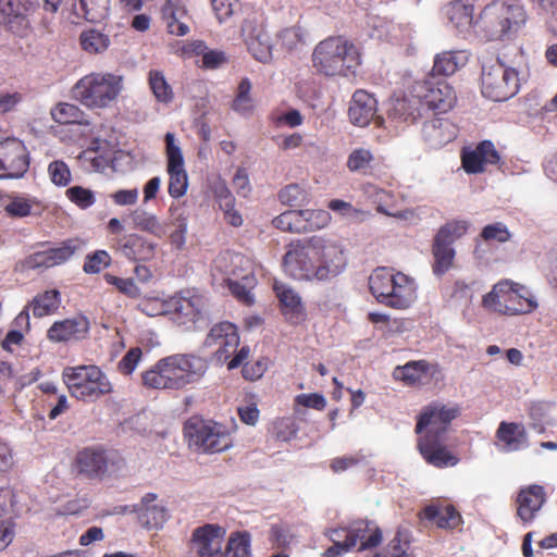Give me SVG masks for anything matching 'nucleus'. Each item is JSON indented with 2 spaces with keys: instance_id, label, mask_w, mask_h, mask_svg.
Masks as SVG:
<instances>
[{
  "instance_id": "nucleus-64",
  "label": "nucleus",
  "mask_w": 557,
  "mask_h": 557,
  "mask_svg": "<svg viewBox=\"0 0 557 557\" xmlns=\"http://www.w3.org/2000/svg\"><path fill=\"white\" fill-rule=\"evenodd\" d=\"M166 166H184V157L178 141L173 133L165 134Z\"/></svg>"
},
{
  "instance_id": "nucleus-17",
  "label": "nucleus",
  "mask_w": 557,
  "mask_h": 557,
  "mask_svg": "<svg viewBox=\"0 0 557 557\" xmlns=\"http://www.w3.org/2000/svg\"><path fill=\"white\" fill-rule=\"evenodd\" d=\"M242 37L251 57L263 64L273 60V40L262 21L245 20L242 26Z\"/></svg>"
},
{
  "instance_id": "nucleus-61",
  "label": "nucleus",
  "mask_w": 557,
  "mask_h": 557,
  "mask_svg": "<svg viewBox=\"0 0 557 557\" xmlns=\"http://www.w3.org/2000/svg\"><path fill=\"white\" fill-rule=\"evenodd\" d=\"M329 209L351 221H359L369 215L367 212L355 208L350 202L341 199L331 200L329 202Z\"/></svg>"
},
{
  "instance_id": "nucleus-54",
  "label": "nucleus",
  "mask_w": 557,
  "mask_h": 557,
  "mask_svg": "<svg viewBox=\"0 0 557 557\" xmlns=\"http://www.w3.org/2000/svg\"><path fill=\"white\" fill-rule=\"evenodd\" d=\"M171 297L161 299L158 297H148L140 300L137 305L139 311L148 317H158L162 314H170L172 306L170 305Z\"/></svg>"
},
{
  "instance_id": "nucleus-12",
  "label": "nucleus",
  "mask_w": 557,
  "mask_h": 557,
  "mask_svg": "<svg viewBox=\"0 0 557 557\" xmlns=\"http://www.w3.org/2000/svg\"><path fill=\"white\" fill-rule=\"evenodd\" d=\"M520 88L519 73L515 67L495 60L482 69V94L493 101H506Z\"/></svg>"
},
{
  "instance_id": "nucleus-8",
  "label": "nucleus",
  "mask_w": 557,
  "mask_h": 557,
  "mask_svg": "<svg viewBox=\"0 0 557 557\" xmlns=\"http://www.w3.org/2000/svg\"><path fill=\"white\" fill-rule=\"evenodd\" d=\"M62 380L71 396L83 401H96L113 392L108 375L94 364L66 367Z\"/></svg>"
},
{
  "instance_id": "nucleus-23",
  "label": "nucleus",
  "mask_w": 557,
  "mask_h": 557,
  "mask_svg": "<svg viewBox=\"0 0 557 557\" xmlns=\"http://www.w3.org/2000/svg\"><path fill=\"white\" fill-rule=\"evenodd\" d=\"M182 388L198 383L207 373L209 362L196 354H173Z\"/></svg>"
},
{
  "instance_id": "nucleus-58",
  "label": "nucleus",
  "mask_w": 557,
  "mask_h": 557,
  "mask_svg": "<svg viewBox=\"0 0 557 557\" xmlns=\"http://www.w3.org/2000/svg\"><path fill=\"white\" fill-rule=\"evenodd\" d=\"M65 195L70 201L81 209H88L96 202L95 193L83 186H72L66 189Z\"/></svg>"
},
{
  "instance_id": "nucleus-2",
  "label": "nucleus",
  "mask_w": 557,
  "mask_h": 557,
  "mask_svg": "<svg viewBox=\"0 0 557 557\" xmlns=\"http://www.w3.org/2000/svg\"><path fill=\"white\" fill-rule=\"evenodd\" d=\"M458 413L457 407L438 403L429 405L420 413L416 425V432L420 434L418 449L429 465L444 468L459 462L458 457L450 454L445 446V435Z\"/></svg>"
},
{
  "instance_id": "nucleus-5",
  "label": "nucleus",
  "mask_w": 557,
  "mask_h": 557,
  "mask_svg": "<svg viewBox=\"0 0 557 557\" xmlns=\"http://www.w3.org/2000/svg\"><path fill=\"white\" fill-rule=\"evenodd\" d=\"M361 64L357 46L343 36H332L320 41L312 52V65L325 76L354 75Z\"/></svg>"
},
{
  "instance_id": "nucleus-49",
  "label": "nucleus",
  "mask_w": 557,
  "mask_h": 557,
  "mask_svg": "<svg viewBox=\"0 0 557 557\" xmlns=\"http://www.w3.org/2000/svg\"><path fill=\"white\" fill-rule=\"evenodd\" d=\"M169 174V195L173 198L183 197L188 188V175L184 166H166Z\"/></svg>"
},
{
  "instance_id": "nucleus-15",
  "label": "nucleus",
  "mask_w": 557,
  "mask_h": 557,
  "mask_svg": "<svg viewBox=\"0 0 557 557\" xmlns=\"http://www.w3.org/2000/svg\"><path fill=\"white\" fill-rule=\"evenodd\" d=\"M404 87V90L395 92L387 103V116L395 127L414 123L422 116L420 100L416 91H411V77L405 78Z\"/></svg>"
},
{
  "instance_id": "nucleus-3",
  "label": "nucleus",
  "mask_w": 557,
  "mask_h": 557,
  "mask_svg": "<svg viewBox=\"0 0 557 557\" xmlns=\"http://www.w3.org/2000/svg\"><path fill=\"white\" fill-rule=\"evenodd\" d=\"M524 7L515 0H494L486 4L475 22L478 33L487 41L511 40L525 25Z\"/></svg>"
},
{
  "instance_id": "nucleus-13",
  "label": "nucleus",
  "mask_w": 557,
  "mask_h": 557,
  "mask_svg": "<svg viewBox=\"0 0 557 557\" xmlns=\"http://www.w3.org/2000/svg\"><path fill=\"white\" fill-rule=\"evenodd\" d=\"M184 433L189 446L203 453H219L231 446L226 429L212 421L191 418L185 423Z\"/></svg>"
},
{
  "instance_id": "nucleus-4",
  "label": "nucleus",
  "mask_w": 557,
  "mask_h": 557,
  "mask_svg": "<svg viewBox=\"0 0 557 557\" xmlns=\"http://www.w3.org/2000/svg\"><path fill=\"white\" fill-rule=\"evenodd\" d=\"M212 277L228 286L232 295L245 305H252V289L257 285L253 265L249 258L233 251H223L212 264Z\"/></svg>"
},
{
  "instance_id": "nucleus-39",
  "label": "nucleus",
  "mask_w": 557,
  "mask_h": 557,
  "mask_svg": "<svg viewBox=\"0 0 557 557\" xmlns=\"http://www.w3.org/2000/svg\"><path fill=\"white\" fill-rule=\"evenodd\" d=\"M429 369L430 364L425 360L409 361L404 366L396 367L393 376L407 385H414L422 381Z\"/></svg>"
},
{
  "instance_id": "nucleus-59",
  "label": "nucleus",
  "mask_w": 557,
  "mask_h": 557,
  "mask_svg": "<svg viewBox=\"0 0 557 557\" xmlns=\"http://www.w3.org/2000/svg\"><path fill=\"white\" fill-rule=\"evenodd\" d=\"M553 407L550 403L537 401L530 406L529 414L532 419V426L539 433L544 432L545 424L548 423L549 411Z\"/></svg>"
},
{
  "instance_id": "nucleus-27",
  "label": "nucleus",
  "mask_w": 557,
  "mask_h": 557,
  "mask_svg": "<svg viewBox=\"0 0 557 557\" xmlns=\"http://www.w3.org/2000/svg\"><path fill=\"white\" fill-rule=\"evenodd\" d=\"M545 500V491L541 485H530L520 491L517 497V516L524 525L534 521Z\"/></svg>"
},
{
  "instance_id": "nucleus-46",
  "label": "nucleus",
  "mask_w": 557,
  "mask_h": 557,
  "mask_svg": "<svg viewBox=\"0 0 557 557\" xmlns=\"http://www.w3.org/2000/svg\"><path fill=\"white\" fill-rule=\"evenodd\" d=\"M276 297L278 298L281 305L284 308V313H299L302 309L301 298L296 290H294L288 285L277 282H274L273 285Z\"/></svg>"
},
{
  "instance_id": "nucleus-1",
  "label": "nucleus",
  "mask_w": 557,
  "mask_h": 557,
  "mask_svg": "<svg viewBox=\"0 0 557 557\" xmlns=\"http://www.w3.org/2000/svg\"><path fill=\"white\" fill-rule=\"evenodd\" d=\"M284 271L298 281L329 282L347 267L343 247L321 237L292 243L283 259Z\"/></svg>"
},
{
  "instance_id": "nucleus-57",
  "label": "nucleus",
  "mask_w": 557,
  "mask_h": 557,
  "mask_svg": "<svg viewBox=\"0 0 557 557\" xmlns=\"http://www.w3.org/2000/svg\"><path fill=\"white\" fill-rule=\"evenodd\" d=\"M278 198L289 207L302 206L308 202V193L298 184H289L281 189Z\"/></svg>"
},
{
  "instance_id": "nucleus-63",
  "label": "nucleus",
  "mask_w": 557,
  "mask_h": 557,
  "mask_svg": "<svg viewBox=\"0 0 557 557\" xmlns=\"http://www.w3.org/2000/svg\"><path fill=\"white\" fill-rule=\"evenodd\" d=\"M481 237L485 242L506 243L511 235L508 227L502 222H495L483 227Z\"/></svg>"
},
{
  "instance_id": "nucleus-32",
  "label": "nucleus",
  "mask_w": 557,
  "mask_h": 557,
  "mask_svg": "<svg viewBox=\"0 0 557 557\" xmlns=\"http://www.w3.org/2000/svg\"><path fill=\"white\" fill-rule=\"evenodd\" d=\"M469 60V53L466 50L444 51L437 53L434 58V64L430 76H449L460 67L465 66Z\"/></svg>"
},
{
  "instance_id": "nucleus-55",
  "label": "nucleus",
  "mask_w": 557,
  "mask_h": 557,
  "mask_svg": "<svg viewBox=\"0 0 557 557\" xmlns=\"http://www.w3.org/2000/svg\"><path fill=\"white\" fill-rule=\"evenodd\" d=\"M47 172L51 183L58 187H66L72 182V172L63 160L51 161Z\"/></svg>"
},
{
  "instance_id": "nucleus-10",
  "label": "nucleus",
  "mask_w": 557,
  "mask_h": 557,
  "mask_svg": "<svg viewBox=\"0 0 557 557\" xmlns=\"http://www.w3.org/2000/svg\"><path fill=\"white\" fill-rule=\"evenodd\" d=\"M171 320L185 331L203 330L211 322L209 298L197 290H185L171 296Z\"/></svg>"
},
{
  "instance_id": "nucleus-9",
  "label": "nucleus",
  "mask_w": 557,
  "mask_h": 557,
  "mask_svg": "<svg viewBox=\"0 0 557 557\" xmlns=\"http://www.w3.org/2000/svg\"><path fill=\"white\" fill-rule=\"evenodd\" d=\"M482 306L493 312L515 315L532 312L537 308V301L528 287L504 280L483 296Z\"/></svg>"
},
{
  "instance_id": "nucleus-19",
  "label": "nucleus",
  "mask_w": 557,
  "mask_h": 557,
  "mask_svg": "<svg viewBox=\"0 0 557 557\" xmlns=\"http://www.w3.org/2000/svg\"><path fill=\"white\" fill-rule=\"evenodd\" d=\"M143 385L151 389H183L174 355L159 359L148 370L141 373Z\"/></svg>"
},
{
  "instance_id": "nucleus-21",
  "label": "nucleus",
  "mask_w": 557,
  "mask_h": 557,
  "mask_svg": "<svg viewBox=\"0 0 557 557\" xmlns=\"http://www.w3.org/2000/svg\"><path fill=\"white\" fill-rule=\"evenodd\" d=\"M226 529L214 523L196 528L191 534V543L198 557H222V541Z\"/></svg>"
},
{
  "instance_id": "nucleus-29",
  "label": "nucleus",
  "mask_w": 557,
  "mask_h": 557,
  "mask_svg": "<svg viewBox=\"0 0 557 557\" xmlns=\"http://www.w3.org/2000/svg\"><path fill=\"white\" fill-rule=\"evenodd\" d=\"M423 138L434 149L453 141L458 133L457 126L446 117H434L423 125Z\"/></svg>"
},
{
  "instance_id": "nucleus-51",
  "label": "nucleus",
  "mask_w": 557,
  "mask_h": 557,
  "mask_svg": "<svg viewBox=\"0 0 557 557\" xmlns=\"http://www.w3.org/2000/svg\"><path fill=\"white\" fill-rule=\"evenodd\" d=\"M149 85L159 102L169 103L173 100L174 94L172 87L166 82L161 71L151 70L149 72Z\"/></svg>"
},
{
  "instance_id": "nucleus-31",
  "label": "nucleus",
  "mask_w": 557,
  "mask_h": 557,
  "mask_svg": "<svg viewBox=\"0 0 557 557\" xmlns=\"http://www.w3.org/2000/svg\"><path fill=\"white\" fill-rule=\"evenodd\" d=\"M368 24L372 28L370 36L379 40L403 42L411 35V28L395 25L383 17H371Z\"/></svg>"
},
{
  "instance_id": "nucleus-37",
  "label": "nucleus",
  "mask_w": 557,
  "mask_h": 557,
  "mask_svg": "<svg viewBox=\"0 0 557 557\" xmlns=\"http://www.w3.org/2000/svg\"><path fill=\"white\" fill-rule=\"evenodd\" d=\"M423 517L434 521L441 529H454L461 521V516L453 506L440 507L435 504H431L423 509Z\"/></svg>"
},
{
  "instance_id": "nucleus-44",
  "label": "nucleus",
  "mask_w": 557,
  "mask_h": 557,
  "mask_svg": "<svg viewBox=\"0 0 557 557\" xmlns=\"http://www.w3.org/2000/svg\"><path fill=\"white\" fill-rule=\"evenodd\" d=\"M53 120L59 124H88L87 115L77 106L59 103L51 111Z\"/></svg>"
},
{
  "instance_id": "nucleus-16",
  "label": "nucleus",
  "mask_w": 557,
  "mask_h": 557,
  "mask_svg": "<svg viewBox=\"0 0 557 557\" xmlns=\"http://www.w3.org/2000/svg\"><path fill=\"white\" fill-rule=\"evenodd\" d=\"M78 245L73 239L62 242L59 246L46 250L36 251L16 263V271L26 272L29 270L44 271L60 265L72 258Z\"/></svg>"
},
{
  "instance_id": "nucleus-52",
  "label": "nucleus",
  "mask_w": 557,
  "mask_h": 557,
  "mask_svg": "<svg viewBox=\"0 0 557 557\" xmlns=\"http://www.w3.org/2000/svg\"><path fill=\"white\" fill-rule=\"evenodd\" d=\"M468 221L454 220L441 226L435 235V238L453 245L457 239L461 238L468 232Z\"/></svg>"
},
{
  "instance_id": "nucleus-22",
  "label": "nucleus",
  "mask_w": 557,
  "mask_h": 557,
  "mask_svg": "<svg viewBox=\"0 0 557 557\" xmlns=\"http://www.w3.org/2000/svg\"><path fill=\"white\" fill-rule=\"evenodd\" d=\"M77 474L88 479L101 480L108 471V456L100 447H86L79 450L74 460Z\"/></svg>"
},
{
  "instance_id": "nucleus-41",
  "label": "nucleus",
  "mask_w": 557,
  "mask_h": 557,
  "mask_svg": "<svg viewBox=\"0 0 557 557\" xmlns=\"http://www.w3.org/2000/svg\"><path fill=\"white\" fill-rule=\"evenodd\" d=\"M225 557H252L251 535L247 531H235L228 536Z\"/></svg>"
},
{
  "instance_id": "nucleus-62",
  "label": "nucleus",
  "mask_w": 557,
  "mask_h": 557,
  "mask_svg": "<svg viewBox=\"0 0 557 557\" xmlns=\"http://www.w3.org/2000/svg\"><path fill=\"white\" fill-rule=\"evenodd\" d=\"M143 358V350L139 347L131 348L117 362L116 370L123 375H131L134 373L136 368Z\"/></svg>"
},
{
  "instance_id": "nucleus-33",
  "label": "nucleus",
  "mask_w": 557,
  "mask_h": 557,
  "mask_svg": "<svg viewBox=\"0 0 557 557\" xmlns=\"http://www.w3.org/2000/svg\"><path fill=\"white\" fill-rule=\"evenodd\" d=\"M157 245L145 237L131 234L121 245L122 253L133 261L150 260L154 257Z\"/></svg>"
},
{
  "instance_id": "nucleus-11",
  "label": "nucleus",
  "mask_w": 557,
  "mask_h": 557,
  "mask_svg": "<svg viewBox=\"0 0 557 557\" xmlns=\"http://www.w3.org/2000/svg\"><path fill=\"white\" fill-rule=\"evenodd\" d=\"M203 345L206 348L212 349V358L218 363L222 364L228 361V370L238 368L248 359L250 354V348L243 346L237 354L231 358L239 345L237 327L231 322H220L213 325L207 334Z\"/></svg>"
},
{
  "instance_id": "nucleus-25",
  "label": "nucleus",
  "mask_w": 557,
  "mask_h": 557,
  "mask_svg": "<svg viewBox=\"0 0 557 557\" xmlns=\"http://www.w3.org/2000/svg\"><path fill=\"white\" fill-rule=\"evenodd\" d=\"M90 329L89 320L85 315H76L54 322L48 330V338L55 343L79 341L86 337Z\"/></svg>"
},
{
  "instance_id": "nucleus-36",
  "label": "nucleus",
  "mask_w": 557,
  "mask_h": 557,
  "mask_svg": "<svg viewBox=\"0 0 557 557\" xmlns=\"http://www.w3.org/2000/svg\"><path fill=\"white\" fill-rule=\"evenodd\" d=\"M135 228L147 232L156 237L162 238L168 235L166 226L159 218L144 209H135L129 214Z\"/></svg>"
},
{
  "instance_id": "nucleus-35",
  "label": "nucleus",
  "mask_w": 557,
  "mask_h": 557,
  "mask_svg": "<svg viewBox=\"0 0 557 557\" xmlns=\"http://www.w3.org/2000/svg\"><path fill=\"white\" fill-rule=\"evenodd\" d=\"M162 15L171 35L185 36L189 33V26L185 21L186 10L177 0H168L162 8Z\"/></svg>"
},
{
  "instance_id": "nucleus-60",
  "label": "nucleus",
  "mask_w": 557,
  "mask_h": 557,
  "mask_svg": "<svg viewBox=\"0 0 557 557\" xmlns=\"http://www.w3.org/2000/svg\"><path fill=\"white\" fill-rule=\"evenodd\" d=\"M373 557H414L410 552V543L403 537V532L398 531L395 537L389 542L387 548L382 554Z\"/></svg>"
},
{
  "instance_id": "nucleus-42",
  "label": "nucleus",
  "mask_w": 557,
  "mask_h": 557,
  "mask_svg": "<svg viewBox=\"0 0 557 557\" xmlns=\"http://www.w3.org/2000/svg\"><path fill=\"white\" fill-rule=\"evenodd\" d=\"M61 304L60 293L55 289L46 290L34 297L30 307L34 317L42 318L54 313Z\"/></svg>"
},
{
  "instance_id": "nucleus-45",
  "label": "nucleus",
  "mask_w": 557,
  "mask_h": 557,
  "mask_svg": "<svg viewBox=\"0 0 557 557\" xmlns=\"http://www.w3.org/2000/svg\"><path fill=\"white\" fill-rule=\"evenodd\" d=\"M77 12L91 23H99L108 17L110 0H79Z\"/></svg>"
},
{
  "instance_id": "nucleus-6",
  "label": "nucleus",
  "mask_w": 557,
  "mask_h": 557,
  "mask_svg": "<svg viewBox=\"0 0 557 557\" xmlns=\"http://www.w3.org/2000/svg\"><path fill=\"white\" fill-rule=\"evenodd\" d=\"M369 288L381 305L393 309H408L417 300L414 278L393 269L376 268L369 276Z\"/></svg>"
},
{
  "instance_id": "nucleus-34",
  "label": "nucleus",
  "mask_w": 557,
  "mask_h": 557,
  "mask_svg": "<svg viewBox=\"0 0 557 557\" xmlns=\"http://www.w3.org/2000/svg\"><path fill=\"white\" fill-rule=\"evenodd\" d=\"M497 438L505 451H515L527 446L525 429L520 423L502 422L497 430Z\"/></svg>"
},
{
  "instance_id": "nucleus-56",
  "label": "nucleus",
  "mask_w": 557,
  "mask_h": 557,
  "mask_svg": "<svg viewBox=\"0 0 557 557\" xmlns=\"http://www.w3.org/2000/svg\"><path fill=\"white\" fill-rule=\"evenodd\" d=\"M300 218L299 210L285 211L273 220V225L285 232L299 233L306 227Z\"/></svg>"
},
{
  "instance_id": "nucleus-14",
  "label": "nucleus",
  "mask_w": 557,
  "mask_h": 557,
  "mask_svg": "<svg viewBox=\"0 0 557 557\" xmlns=\"http://www.w3.org/2000/svg\"><path fill=\"white\" fill-rule=\"evenodd\" d=\"M411 91H416L420 100L421 111L429 110L445 113L456 103V92L443 78L429 76L422 81L412 79Z\"/></svg>"
},
{
  "instance_id": "nucleus-26",
  "label": "nucleus",
  "mask_w": 557,
  "mask_h": 557,
  "mask_svg": "<svg viewBox=\"0 0 557 557\" xmlns=\"http://www.w3.org/2000/svg\"><path fill=\"white\" fill-rule=\"evenodd\" d=\"M383 535L380 528L372 521L356 520L347 527V542L354 548L359 543V550L379 546Z\"/></svg>"
},
{
  "instance_id": "nucleus-38",
  "label": "nucleus",
  "mask_w": 557,
  "mask_h": 557,
  "mask_svg": "<svg viewBox=\"0 0 557 557\" xmlns=\"http://www.w3.org/2000/svg\"><path fill=\"white\" fill-rule=\"evenodd\" d=\"M432 253L434 257L433 273L436 276H442L453 265L456 255L455 249L453 245L434 237Z\"/></svg>"
},
{
  "instance_id": "nucleus-20",
  "label": "nucleus",
  "mask_w": 557,
  "mask_h": 557,
  "mask_svg": "<svg viewBox=\"0 0 557 557\" xmlns=\"http://www.w3.org/2000/svg\"><path fill=\"white\" fill-rule=\"evenodd\" d=\"M33 9V0H0V25L22 36L29 28L28 14Z\"/></svg>"
},
{
  "instance_id": "nucleus-53",
  "label": "nucleus",
  "mask_w": 557,
  "mask_h": 557,
  "mask_svg": "<svg viewBox=\"0 0 557 557\" xmlns=\"http://www.w3.org/2000/svg\"><path fill=\"white\" fill-rule=\"evenodd\" d=\"M300 220L305 224L302 232L314 231L326 226L331 220V215L326 210L322 209H305L299 210Z\"/></svg>"
},
{
  "instance_id": "nucleus-24",
  "label": "nucleus",
  "mask_w": 557,
  "mask_h": 557,
  "mask_svg": "<svg viewBox=\"0 0 557 557\" xmlns=\"http://www.w3.org/2000/svg\"><path fill=\"white\" fill-rule=\"evenodd\" d=\"M498 160V152L490 140L480 143L475 148H466L461 153L462 168L469 174L481 173L485 164H495Z\"/></svg>"
},
{
  "instance_id": "nucleus-47",
  "label": "nucleus",
  "mask_w": 557,
  "mask_h": 557,
  "mask_svg": "<svg viewBox=\"0 0 557 557\" xmlns=\"http://www.w3.org/2000/svg\"><path fill=\"white\" fill-rule=\"evenodd\" d=\"M283 49L287 51H299L308 44L306 32L299 26L284 28L277 34Z\"/></svg>"
},
{
  "instance_id": "nucleus-48",
  "label": "nucleus",
  "mask_w": 557,
  "mask_h": 557,
  "mask_svg": "<svg viewBox=\"0 0 557 557\" xmlns=\"http://www.w3.org/2000/svg\"><path fill=\"white\" fill-rule=\"evenodd\" d=\"M79 39L82 48L88 53H101L110 46L109 36L97 29L84 30Z\"/></svg>"
},
{
  "instance_id": "nucleus-28",
  "label": "nucleus",
  "mask_w": 557,
  "mask_h": 557,
  "mask_svg": "<svg viewBox=\"0 0 557 557\" xmlns=\"http://www.w3.org/2000/svg\"><path fill=\"white\" fill-rule=\"evenodd\" d=\"M377 101L366 90H357L352 95L348 115L350 122L358 127H366L376 116Z\"/></svg>"
},
{
  "instance_id": "nucleus-43",
  "label": "nucleus",
  "mask_w": 557,
  "mask_h": 557,
  "mask_svg": "<svg viewBox=\"0 0 557 557\" xmlns=\"http://www.w3.org/2000/svg\"><path fill=\"white\" fill-rule=\"evenodd\" d=\"M138 518L146 529L159 530L163 528L164 523L169 520L170 512L164 505L156 504L146 508H140Z\"/></svg>"
},
{
  "instance_id": "nucleus-7",
  "label": "nucleus",
  "mask_w": 557,
  "mask_h": 557,
  "mask_svg": "<svg viewBox=\"0 0 557 557\" xmlns=\"http://www.w3.org/2000/svg\"><path fill=\"white\" fill-rule=\"evenodd\" d=\"M124 89V77L113 72H92L83 76L73 87V96L90 109L111 107Z\"/></svg>"
},
{
  "instance_id": "nucleus-40",
  "label": "nucleus",
  "mask_w": 557,
  "mask_h": 557,
  "mask_svg": "<svg viewBox=\"0 0 557 557\" xmlns=\"http://www.w3.org/2000/svg\"><path fill=\"white\" fill-rule=\"evenodd\" d=\"M251 82L249 78H242L236 90V96L232 102V110L242 116H249L255 110V101L250 95Z\"/></svg>"
},
{
  "instance_id": "nucleus-30",
  "label": "nucleus",
  "mask_w": 557,
  "mask_h": 557,
  "mask_svg": "<svg viewBox=\"0 0 557 557\" xmlns=\"http://www.w3.org/2000/svg\"><path fill=\"white\" fill-rule=\"evenodd\" d=\"M443 14L447 17L451 27L457 33L466 35L473 25V4L470 0H455L443 8Z\"/></svg>"
},
{
  "instance_id": "nucleus-18",
  "label": "nucleus",
  "mask_w": 557,
  "mask_h": 557,
  "mask_svg": "<svg viewBox=\"0 0 557 557\" xmlns=\"http://www.w3.org/2000/svg\"><path fill=\"white\" fill-rule=\"evenodd\" d=\"M28 166L29 157L21 140H0V170L4 178H20L27 172Z\"/></svg>"
},
{
  "instance_id": "nucleus-50",
  "label": "nucleus",
  "mask_w": 557,
  "mask_h": 557,
  "mask_svg": "<svg viewBox=\"0 0 557 557\" xmlns=\"http://www.w3.org/2000/svg\"><path fill=\"white\" fill-rule=\"evenodd\" d=\"M374 161V154L371 149L358 147L350 151L347 158V169L354 173H364Z\"/></svg>"
}]
</instances>
